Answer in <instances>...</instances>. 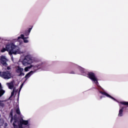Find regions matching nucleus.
I'll return each instance as SVG.
<instances>
[{
  "label": "nucleus",
  "mask_w": 128,
  "mask_h": 128,
  "mask_svg": "<svg viewBox=\"0 0 128 128\" xmlns=\"http://www.w3.org/2000/svg\"><path fill=\"white\" fill-rule=\"evenodd\" d=\"M34 62H38V60L36 58L32 57L30 54H28L25 56L22 62L23 66H30L26 67L24 69V72H28L30 68H33L34 70H48V68L46 66H42V64H37L36 65L32 64Z\"/></svg>",
  "instance_id": "1"
},
{
  "label": "nucleus",
  "mask_w": 128,
  "mask_h": 128,
  "mask_svg": "<svg viewBox=\"0 0 128 128\" xmlns=\"http://www.w3.org/2000/svg\"><path fill=\"white\" fill-rule=\"evenodd\" d=\"M10 116L12 117L11 122H14L12 123V126L14 128H22V124L24 126H30V124L28 120H22L20 121H18L16 116L14 117V118H12V112H11L10 114Z\"/></svg>",
  "instance_id": "2"
},
{
  "label": "nucleus",
  "mask_w": 128,
  "mask_h": 128,
  "mask_svg": "<svg viewBox=\"0 0 128 128\" xmlns=\"http://www.w3.org/2000/svg\"><path fill=\"white\" fill-rule=\"evenodd\" d=\"M8 54L10 56L12 54H23L24 51L20 50L18 45H16L14 43H10V50H8Z\"/></svg>",
  "instance_id": "3"
},
{
  "label": "nucleus",
  "mask_w": 128,
  "mask_h": 128,
  "mask_svg": "<svg viewBox=\"0 0 128 128\" xmlns=\"http://www.w3.org/2000/svg\"><path fill=\"white\" fill-rule=\"evenodd\" d=\"M88 78H90L92 80V82H94V84H96V86H98V78L96 76V75L93 72H89L87 75Z\"/></svg>",
  "instance_id": "4"
},
{
  "label": "nucleus",
  "mask_w": 128,
  "mask_h": 128,
  "mask_svg": "<svg viewBox=\"0 0 128 128\" xmlns=\"http://www.w3.org/2000/svg\"><path fill=\"white\" fill-rule=\"evenodd\" d=\"M0 76L5 80H10V78H12V74L8 71L4 72H0Z\"/></svg>",
  "instance_id": "5"
},
{
  "label": "nucleus",
  "mask_w": 128,
  "mask_h": 128,
  "mask_svg": "<svg viewBox=\"0 0 128 128\" xmlns=\"http://www.w3.org/2000/svg\"><path fill=\"white\" fill-rule=\"evenodd\" d=\"M8 60V58L6 56H2L0 57V62L3 64V66H8L6 62Z\"/></svg>",
  "instance_id": "6"
},
{
  "label": "nucleus",
  "mask_w": 128,
  "mask_h": 128,
  "mask_svg": "<svg viewBox=\"0 0 128 128\" xmlns=\"http://www.w3.org/2000/svg\"><path fill=\"white\" fill-rule=\"evenodd\" d=\"M16 72L18 74H18L19 76H24V73L22 72H24V68H20V66L16 67Z\"/></svg>",
  "instance_id": "7"
},
{
  "label": "nucleus",
  "mask_w": 128,
  "mask_h": 128,
  "mask_svg": "<svg viewBox=\"0 0 128 128\" xmlns=\"http://www.w3.org/2000/svg\"><path fill=\"white\" fill-rule=\"evenodd\" d=\"M8 50H10V43H8L6 44V48L1 50V52H8Z\"/></svg>",
  "instance_id": "8"
},
{
  "label": "nucleus",
  "mask_w": 128,
  "mask_h": 128,
  "mask_svg": "<svg viewBox=\"0 0 128 128\" xmlns=\"http://www.w3.org/2000/svg\"><path fill=\"white\" fill-rule=\"evenodd\" d=\"M14 80H12L10 82L6 83V86H8V88L10 90H12L14 88Z\"/></svg>",
  "instance_id": "9"
},
{
  "label": "nucleus",
  "mask_w": 128,
  "mask_h": 128,
  "mask_svg": "<svg viewBox=\"0 0 128 128\" xmlns=\"http://www.w3.org/2000/svg\"><path fill=\"white\" fill-rule=\"evenodd\" d=\"M20 38H22V40H23L24 42H25V43L28 42V37L24 38V34H21L20 36L18 37V40Z\"/></svg>",
  "instance_id": "10"
},
{
  "label": "nucleus",
  "mask_w": 128,
  "mask_h": 128,
  "mask_svg": "<svg viewBox=\"0 0 128 128\" xmlns=\"http://www.w3.org/2000/svg\"><path fill=\"white\" fill-rule=\"evenodd\" d=\"M100 92V94H103V96H108V98H112V100H116V99H114V98L112 96H110L106 92Z\"/></svg>",
  "instance_id": "11"
},
{
  "label": "nucleus",
  "mask_w": 128,
  "mask_h": 128,
  "mask_svg": "<svg viewBox=\"0 0 128 128\" xmlns=\"http://www.w3.org/2000/svg\"><path fill=\"white\" fill-rule=\"evenodd\" d=\"M4 92H6L4 90H2V84L0 83V97L2 96H3L4 94Z\"/></svg>",
  "instance_id": "12"
},
{
  "label": "nucleus",
  "mask_w": 128,
  "mask_h": 128,
  "mask_svg": "<svg viewBox=\"0 0 128 128\" xmlns=\"http://www.w3.org/2000/svg\"><path fill=\"white\" fill-rule=\"evenodd\" d=\"M123 112H124V108H122L119 110L118 116H124Z\"/></svg>",
  "instance_id": "13"
},
{
  "label": "nucleus",
  "mask_w": 128,
  "mask_h": 128,
  "mask_svg": "<svg viewBox=\"0 0 128 128\" xmlns=\"http://www.w3.org/2000/svg\"><path fill=\"white\" fill-rule=\"evenodd\" d=\"M34 74V72L30 71L26 75L25 78H26V80H28V78H30V76H32V74Z\"/></svg>",
  "instance_id": "14"
},
{
  "label": "nucleus",
  "mask_w": 128,
  "mask_h": 128,
  "mask_svg": "<svg viewBox=\"0 0 128 128\" xmlns=\"http://www.w3.org/2000/svg\"><path fill=\"white\" fill-rule=\"evenodd\" d=\"M121 104H124V106H128V102H120Z\"/></svg>",
  "instance_id": "15"
},
{
  "label": "nucleus",
  "mask_w": 128,
  "mask_h": 128,
  "mask_svg": "<svg viewBox=\"0 0 128 128\" xmlns=\"http://www.w3.org/2000/svg\"><path fill=\"white\" fill-rule=\"evenodd\" d=\"M16 112L18 114H20V108H17V109L16 110Z\"/></svg>",
  "instance_id": "16"
},
{
  "label": "nucleus",
  "mask_w": 128,
  "mask_h": 128,
  "mask_svg": "<svg viewBox=\"0 0 128 128\" xmlns=\"http://www.w3.org/2000/svg\"><path fill=\"white\" fill-rule=\"evenodd\" d=\"M0 106H4V103H2V102H0Z\"/></svg>",
  "instance_id": "17"
},
{
  "label": "nucleus",
  "mask_w": 128,
  "mask_h": 128,
  "mask_svg": "<svg viewBox=\"0 0 128 128\" xmlns=\"http://www.w3.org/2000/svg\"><path fill=\"white\" fill-rule=\"evenodd\" d=\"M14 89L13 90L12 92V96H14Z\"/></svg>",
  "instance_id": "18"
},
{
  "label": "nucleus",
  "mask_w": 128,
  "mask_h": 128,
  "mask_svg": "<svg viewBox=\"0 0 128 128\" xmlns=\"http://www.w3.org/2000/svg\"><path fill=\"white\" fill-rule=\"evenodd\" d=\"M24 86V84H22V85L20 86V89H22V86Z\"/></svg>",
  "instance_id": "19"
},
{
  "label": "nucleus",
  "mask_w": 128,
  "mask_h": 128,
  "mask_svg": "<svg viewBox=\"0 0 128 128\" xmlns=\"http://www.w3.org/2000/svg\"><path fill=\"white\" fill-rule=\"evenodd\" d=\"M7 70H10V67H8V68H7Z\"/></svg>",
  "instance_id": "20"
},
{
  "label": "nucleus",
  "mask_w": 128,
  "mask_h": 128,
  "mask_svg": "<svg viewBox=\"0 0 128 128\" xmlns=\"http://www.w3.org/2000/svg\"><path fill=\"white\" fill-rule=\"evenodd\" d=\"M32 30V28H30L29 29V33H30V31Z\"/></svg>",
  "instance_id": "21"
},
{
  "label": "nucleus",
  "mask_w": 128,
  "mask_h": 128,
  "mask_svg": "<svg viewBox=\"0 0 128 128\" xmlns=\"http://www.w3.org/2000/svg\"><path fill=\"white\" fill-rule=\"evenodd\" d=\"M5 126H8V124H5Z\"/></svg>",
  "instance_id": "22"
},
{
  "label": "nucleus",
  "mask_w": 128,
  "mask_h": 128,
  "mask_svg": "<svg viewBox=\"0 0 128 128\" xmlns=\"http://www.w3.org/2000/svg\"><path fill=\"white\" fill-rule=\"evenodd\" d=\"M19 44H22V43H20Z\"/></svg>",
  "instance_id": "23"
},
{
  "label": "nucleus",
  "mask_w": 128,
  "mask_h": 128,
  "mask_svg": "<svg viewBox=\"0 0 128 128\" xmlns=\"http://www.w3.org/2000/svg\"><path fill=\"white\" fill-rule=\"evenodd\" d=\"M12 60H14V58H12Z\"/></svg>",
  "instance_id": "24"
}]
</instances>
